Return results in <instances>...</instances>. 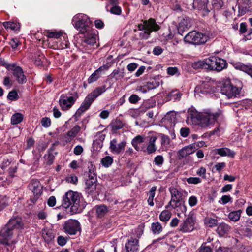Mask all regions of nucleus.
<instances>
[{
    "label": "nucleus",
    "instance_id": "24",
    "mask_svg": "<svg viewBox=\"0 0 252 252\" xmlns=\"http://www.w3.org/2000/svg\"><path fill=\"white\" fill-rule=\"evenodd\" d=\"M191 26V20L188 17H183L180 21L178 27V31L179 33L183 32L184 31L189 29Z\"/></svg>",
    "mask_w": 252,
    "mask_h": 252
},
{
    "label": "nucleus",
    "instance_id": "45",
    "mask_svg": "<svg viewBox=\"0 0 252 252\" xmlns=\"http://www.w3.org/2000/svg\"><path fill=\"white\" fill-rule=\"evenodd\" d=\"M80 130V127L76 125L74 127H73L71 129H70L68 132L67 133V136L71 137H75L78 133Z\"/></svg>",
    "mask_w": 252,
    "mask_h": 252
},
{
    "label": "nucleus",
    "instance_id": "54",
    "mask_svg": "<svg viewBox=\"0 0 252 252\" xmlns=\"http://www.w3.org/2000/svg\"><path fill=\"white\" fill-rule=\"evenodd\" d=\"M187 182L189 184H197L201 182V179L198 177H189L187 179Z\"/></svg>",
    "mask_w": 252,
    "mask_h": 252
},
{
    "label": "nucleus",
    "instance_id": "14",
    "mask_svg": "<svg viewBox=\"0 0 252 252\" xmlns=\"http://www.w3.org/2000/svg\"><path fill=\"white\" fill-rule=\"evenodd\" d=\"M28 188L33 193L34 197L31 198V200L32 202L34 203L42 194L41 185L38 180L33 179L31 180Z\"/></svg>",
    "mask_w": 252,
    "mask_h": 252
},
{
    "label": "nucleus",
    "instance_id": "11",
    "mask_svg": "<svg viewBox=\"0 0 252 252\" xmlns=\"http://www.w3.org/2000/svg\"><path fill=\"white\" fill-rule=\"evenodd\" d=\"M240 89L233 86L229 80L225 81L221 87V92L222 94L228 98L236 97L240 93Z\"/></svg>",
    "mask_w": 252,
    "mask_h": 252
},
{
    "label": "nucleus",
    "instance_id": "5",
    "mask_svg": "<svg viewBox=\"0 0 252 252\" xmlns=\"http://www.w3.org/2000/svg\"><path fill=\"white\" fill-rule=\"evenodd\" d=\"M169 190L171 198L166 208H167L169 206L173 209L179 208L182 213L185 212L187 209L186 206L182 204V193L173 187H170Z\"/></svg>",
    "mask_w": 252,
    "mask_h": 252
},
{
    "label": "nucleus",
    "instance_id": "60",
    "mask_svg": "<svg viewBox=\"0 0 252 252\" xmlns=\"http://www.w3.org/2000/svg\"><path fill=\"white\" fill-rule=\"evenodd\" d=\"M105 136L102 132H98L94 137V139L99 141L100 142H103L104 140Z\"/></svg>",
    "mask_w": 252,
    "mask_h": 252
},
{
    "label": "nucleus",
    "instance_id": "52",
    "mask_svg": "<svg viewBox=\"0 0 252 252\" xmlns=\"http://www.w3.org/2000/svg\"><path fill=\"white\" fill-rule=\"evenodd\" d=\"M102 142L94 139L93 143V148L94 151H99L102 148Z\"/></svg>",
    "mask_w": 252,
    "mask_h": 252
},
{
    "label": "nucleus",
    "instance_id": "63",
    "mask_svg": "<svg viewBox=\"0 0 252 252\" xmlns=\"http://www.w3.org/2000/svg\"><path fill=\"white\" fill-rule=\"evenodd\" d=\"M66 240L64 237L62 236H60L57 238L58 244L61 246L65 245L66 243Z\"/></svg>",
    "mask_w": 252,
    "mask_h": 252
},
{
    "label": "nucleus",
    "instance_id": "13",
    "mask_svg": "<svg viewBox=\"0 0 252 252\" xmlns=\"http://www.w3.org/2000/svg\"><path fill=\"white\" fill-rule=\"evenodd\" d=\"M5 67L9 70L13 72V75L16 81L19 84H24L27 81V78L24 75L23 69L20 66L15 64H6Z\"/></svg>",
    "mask_w": 252,
    "mask_h": 252
},
{
    "label": "nucleus",
    "instance_id": "12",
    "mask_svg": "<svg viewBox=\"0 0 252 252\" xmlns=\"http://www.w3.org/2000/svg\"><path fill=\"white\" fill-rule=\"evenodd\" d=\"M215 91V83L213 81L207 78L203 80H201L194 90L195 92L196 93H208L214 92Z\"/></svg>",
    "mask_w": 252,
    "mask_h": 252
},
{
    "label": "nucleus",
    "instance_id": "4",
    "mask_svg": "<svg viewBox=\"0 0 252 252\" xmlns=\"http://www.w3.org/2000/svg\"><path fill=\"white\" fill-rule=\"evenodd\" d=\"M106 91L105 86L96 88L90 93L85 98L80 107L77 110L75 115L80 116L82 114L88 110L94 100Z\"/></svg>",
    "mask_w": 252,
    "mask_h": 252
},
{
    "label": "nucleus",
    "instance_id": "43",
    "mask_svg": "<svg viewBox=\"0 0 252 252\" xmlns=\"http://www.w3.org/2000/svg\"><path fill=\"white\" fill-rule=\"evenodd\" d=\"M63 35L61 31H48L47 32V36L48 38L58 39Z\"/></svg>",
    "mask_w": 252,
    "mask_h": 252
},
{
    "label": "nucleus",
    "instance_id": "53",
    "mask_svg": "<svg viewBox=\"0 0 252 252\" xmlns=\"http://www.w3.org/2000/svg\"><path fill=\"white\" fill-rule=\"evenodd\" d=\"M7 98L11 100H16L18 98V95L16 91L10 92L7 95Z\"/></svg>",
    "mask_w": 252,
    "mask_h": 252
},
{
    "label": "nucleus",
    "instance_id": "17",
    "mask_svg": "<svg viewBox=\"0 0 252 252\" xmlns=\"http://www.w3.org/2000/svg\"><path fill=\"white\" fill-rule=\"evenodd\" d=\"M88 177L86 181L85 192L88 195H93L96 190L97 179L94 174L90 175Z\"/></svg>",
    "mask_w": 252,
    "mask_h": 252
},
{
    "label": "nucleus",
    "instance_id": "55",
    "mask_svg": "<svg viewBox=\"0 0 252 252\" xmlns=\"http://www.w3.org/2000/svg\"><path fill=\"white\" fill-rule=\"evenodd\" d=\"M197 202V198L195 196H191L189 198L188 203L189 206L191 207L195 206Z\"/></svg>",
    "mask_w": 252,
    "mask_h": 252
},
{
    "label": "nucleus",
    "instance_id": "26",
    "mask_svg": "<svg viewBox=\"0 0 252 252\" xmlns=\"http://www.w3.org/2000/svg\"><path fill=\"white\" fill-rule=\"evenodd\" d=\"M146 25V30L150 32H156L160 29V26L157 24L156 20L153 18H150L148 20H145Z\"/></svg>",
    "mask_w": 252,
    "mask_h": 252
},
{
    "label": "nucleus",
    "instance_id": "40",
    "mask_svg": "<svg viewBox=\"0 0 252 252\" xmlns=\"http://www.w3.org/2000/svg\"><path fill=\"white\" fill-rule=\"evenodd\" d=\"M218 63H217V65L216 66V71H220L223 69H224L227 66V63L225 60L222 59L220 58H218Z\"/></svg>",
    "mask_w": 252,
    "mask_h": 252
},
{
    "label": "nucleus",
    "instance_id": "21",
    "mask_svg": "<svg viewBox=\"0 0 252 252\" xmlns=\"http://www.w3.org/2000/svg\"><path fill=\"white\" fill-rule=\"evenodd\" d=\"M196 150L195 144H191L186 146L180 149L178 152V157L180 159L186 158L193 153Z\"/></svg>",
    "mask_w": 252,
    "mask_h": 252
},
{
    "label": "nucleus",
    "instance_id": "19",
    "mask_svg": "<svg viewBox=\"0 0 252 252\" xmlns=\"http://www.w3.org/2000/svg\"><path fill=\"white\" fill-rule=\"evenodd\" d=\"M126 144V142L125 140L118 143L117 139H114L110 142V149L113 153L119 154L124 151Z\"/></svg>",
    "mask_w": 252,
    "mask_h": 252
},
{
    "label": "nucleus",
    "instance_id": "36",
    "mask_svg": "<svg viewBox=\"0 0 252 252\" xmlns=\"http://www.w3.org/2000/svg\"><path fill=\"white\" fill-rule=\"evenodd\" d=\"M181 94L178 90H174L169 93L167 95L166 98L167 101L171 100L179 99L181 97Z\"/></svg>",
    "mask_w": 252,
    "mask_h": 252
},
{
    "label": "nucleus",
    "instance_id": "7",
    "mask_svg": "<svg viewBox=\"0 0 252 252\" xmlns=\"http://www.w3.org/2000/svg\"><path fill=\"white\" fill-rule=\"evenodd\" d=\"M218 57L212 56L203 60L198 61L195 62L192 66L195 69L203 68L208 70H216L217 62L218 60Z\"/></svg>",
    "mask_w": 252,
    "mask_h": 252
},
{
    "label": "nucleus",
    "instance_id": "62",
    "mask_svg": "<svg viewBox=\"0 0 252 252\" xmlns=\"http://www.w3.org/2000/svg\"><path fill=\"white\" fill-rule=\"evenodd\" d=\"M196 173L199 176L205 178L206 177V169L201 167L197 170Z\"/></svg>",
    "mask_w": 252,
    "mask_h": 252
},
{
    "label": "nucleus",
    "instance_id": "39",
    "mask_svg": "<svg viewBox=\"0 0 252 252\" xmlns=\"http://www.w3.org/2000/svg\"><path fill=\"white\" fill-rule=\"evenodd\" d=\"M96 214L98 217H101L108 212L107 207L104 205L96 206L95 207Z\"/></svg>",
    "mask_w": 252,
    "mask_h": 252
},
{
    "label": "nucleus",
    "instance_id": "32",
    "mask_svg": "<svg viewBox=\"0 0 252 252\" xmlns=\"http://www.w3.org/2000/svg\"><path fill=\"white\" fill-rule=\"evenodd\" d=\"M3 26L7 30H19L20 28V24L19 23L14 22H5L3 23Z\"/></svg>",
    "mask_w": 252,
    "mask_h": 252
},
{
    "label": "nucleus",
    "instance_id": "44",
    "mask_svg": "<svg viewBox=\"0 0 252 252\" xmlns=\"http://www.w3.org/2000/svg\"><path fill=\"white\" fill-rule=\"evenodd\" d=\"M113 162V159L110 156H106L101 159V163L105 167H109Z\"/></svg>",
    "mask_w": 252,
    "mask_h": 252
},
{
    "label": "nucleus",
    "instance_id": "42",
    "mask_svg": "<svg viewBox=\"0 0 252 252\" xmlns=\"http://www.w3.org/2000/svg\"><path fill=\"white\" fill-rule=\"evenodd\" d=\"M171 213L167 210L162 211L159 215V219L161 221L166 222L171 218Z\"/></svg>",
    "mask_w": 252,
    "mask_h": 252
},
{
    "label": "nucleus",
    "instance_id": "30",
    "mask_svg": "<svg viewBox=\"0 0 252 252\" xmlns=\"http://www.w3.org/2000/svg\"><path fill=\"white\" fill-rule=\"evenodd\" d=\"M145 140V136H141V135H137L135 137H134L132 141L131 144L132 146L134 147V148L137 150L139 151L140 150V148L139 147L138 145L139 144H141L144 142Z\"/></svg>",
    "mask_w": 252,
    "mask_h": 252
},
{
    "label": "nucleus",
    "instance_id": "37",
    "mask_svg": "<svg viewBox=\"0 0 252 252\" xmlns=\"http://www.w3.org/2000/svg\"><path fill=\"white\" fill-rule=\"evenodd\" d=\"M23 119V116L20 113H16L11 118V123L12 125H16L20 123Z\"/></svg>",
    "mask_w": 252,
    "mask_h": 252
},
{
    "label": "nucleus",
    "instance_id": "15",
    "mask_svg": "<svg viewBox=\"0 0 252 252\" xmlns=\"http://www.w3.org/2000/svg\"><path fill=\"white\" fill-rule=\"evenodd\" d=\"M5 225L19 235L20 230L23 228L24 223L21 218L14 217L11 218Z\"/></svg>",
    "mask_w": 252,
    "mask_h": 252
},
{
    "label": "nucleus",
    "instance_id": "64",
    "mask_svg": "<svg viewBox=\"0 0 252 252\" xmlns=\"http://www.w3.org/2000/svg\"><path fill=\"white\" fill-rule=\"evenodd\" d=\"M199 252H213V251L210 247L202 244L199 248Z\"/></svg>",
    "mask_w": 252,
    "mask_h": 252
},
{
    "label": "nucleus",
    "instance_id": "47",
    "mask_svg": "<svg viewBox=\"0 0 252 252\" xmlns=\"http://www.w3.org/2000/svg\"><path fill=\"white\" fill-rule=\"evenodd\" d=\"M111 126L113 130H117L122 128L123 126V124L120 120H116L115 121L112 123Z\"/></svg>",
    "mask_w": 252,
    "mask_h": 252
},
{
    "label": "nucleus",
    "instance_id": "49",
    "mask_svg": "<svg viewBox=\"0 0 252 252\" xmlns=\"http://www.w3.org/2000/svg\"><path fill=\"white\" fill-rule=\"evenodd\" d=\"M161 145L163 147V149L164 147H166L170 143V139L168 136L165 135L164 134H161Z\"/></svg>",
    "mask_w": 252,
    "mask_h": 252
},
{
    "label": "nucleus",
    "instance_id": "2",
    "mask_svg": "<svg viewBox=\"0 0 252 252\" xmlns=\"http://www.w3.org/2000/svg\"><path fill=\"white\" fill-rule=\"evenodd\" d=\"M86 205L82 195L77 192L69 190L63 196L62 205L65 208L70 207L72 214L81 212Z\"/></svg>",
    "mask_w": 252,
    "mask_h": 252
},
{
    "label": "nucleus",
    "instance_id": "57",
    "mask_svg": "<svg viewBox=\"0 0 252 252\" xmlns=\"http://www.w3.org/2000/svg\"><path fill=\"white\" fill-rule=\"evenodd\" d=\"M167 73L170 75H174L179 74L178 69L176 67H169L167 70Z\"/></svg>",
    "mask_w": 252,
    "mask_h": 252
},
{
    "label": "nucleus",
    "instance_id": "38",
    "mask_svg": "<svg viewBox=\"0 0 252 252\" xmlns=\"http://www.w3.org/2000/svg\"><path fill=\"white\" fill-rule=\"evenodd\" d=\"M157 187L156 186L152 187L149 191V197L148 199V203L151 206H153L154 205L153 200L155 195V191L156 190Z\"/></svg>",
    "mask_w": 252,
    "mask_h": 252
},
{
    "label": "nucleus",
    "instance_id": "27",
    "mask_svg": "<svg viewBox=\"0 0 252 252\" xmlns=\"http://www.w3.org/2000/svg\"><path fill=\"white\" fill-rule=\"evenodd\" d=\"M231 229V227L228 224L222 222L217 227L216 231L220 236H223L228 234Z\"/></svg>",
    "mask_w": 252,
    "mask_h": 252
},
{
    "label": "nucleus",
    "instance_id": "25",
    "mask_svg": "<svg viewBox=\"0 0 252 252\" xmlns=\"http://www.w3.org/2000/svg\"><path fill=\"white\" fill-rule=\"evenodd\" d=\"M108 69V67L104 65L102 66H100L99 68L96 70L93 73L91 74V75L88 79V82L89 84H91L93 82L96 81L97 79H98L101 75V72L102 71L106 70Z\"/></svg>",
    "mask_w": 252,
    "mask_h": 252
},
{
    "label": "nucleus",
    "instance_id": "61",
    "mask_svg": "<svg viewBox=\"0 0 252 252\" xmlns=\"http://www.w3.org/2000/svg\"><path fill=\"white\" fill-rule=\"evenodd\" d=\"M19 43V39L17 38L12 39L9 42L10 46L13 49L16 48L18 46Z\"/></svg>",
    "mask_w": 252,
    "mask_h": 252
},
{
    "label": "nucleus",
    "instance_id": "6",
    "mask_svg": "<svg viewBox=\"0 0 252 252\" xmlns=\"http://www.w3.org/2000/svg\"><path fill=\"white\" fill-rule=\"evenodd\" d=\"M18 235L4 225L0 230V243L7 246H12L18 241Z\"/></svg>",
    "mask_w": 252,
    "mask_h": 252
},
{
    "label": "nucleus",
    "instance_id": "18",
    "mask_svg": "<svg viewBox=\"0 0 252 252\" xmlns=\"http://www.w3.org/2000/svg\"><path fill=\"white\" fill-rule=\"evenodd\" d=\"M195 219L192 215H189L187 218L181 223L179 227V230L183 232H189L194 228Z\"/></svg>",
    "mask_w": 252,
    "mask_h": 252
},
{
    "label": "nucleus",
    "instance_id": "23",
    "mask_svg": "<svg viewBox=\"0 0 252 252\" xmlns=\"http://www.w3.org/2000/svg\"><path fill=\"white\" fill-rule=\"evenodd\" d=\"M138 244V239L131 238L125 245L127 252H138L139 246Z\"/></svg>",
    "mask_w": 252,
    "mask_h": 252
},
{
    "label": "nucleus",
    "instance_id": "3",
    "mask_svg": "<svg viewBox=\"0 0 252 252\" xmlns=\"http://www.w3.org/2000/svg\"><path fill=\"white\" fill-rule=\"evenodd\" d=\"M73 26L81 33L89 32L92 29V23L88 16L85 14L79 13L75 15L72 18Z\"/></svg>",
    "mask_w": 252,
    "mask_h": 252
},
{
    "label": "nucleus",
    "instance_id": "8",
    "mask_svg": "<svg viewBox=\"0 0 252 252\" xmlns=\"http://www.w3.org/2000/svg\"><path fill=\"white\" fill-rule=\"evenodd\" d=\"M208 39L207 36L195 31L189 32L184 37L186 42L194 45L204 44Z\"/></svg>",
    "mask_w": 252,
    "mask_h": 252
},
{
    "label": "nucleus",
    "instance_id": "31",
    "mask_svg": "<svg viewBox=\"0 0 252 252\" xmlns=\"http://www.w3.org/2000/svg\"><path fill=\"white\" fill-rule=\"evenodd\" d=\"M160 83V79L158 76H157L152 79L150 81L147 82L146 87L148 90H152L158 87Z\"/></svg>",
    "mask_w": 252,
    "mask_h": 252
},
{
    "label": "nucleus",
    "instance_id": "16",
    "mask_svg": "<svg viewBox=\"0 0 252 252\" xmlns=\"http://www.w3.org/2000/svg\"><path fill=\"white\" fill-rule=\"evenodd\" d=\"M76 99L74 96L63 94L61 95L59 100V105L63 110L66 111L72 107Z\"/></svg>",
    "mask_w": 252,
    "mask_h": 252
},
{
    "label": "nucleus",
    "instance_id": "29",
    "mask_svg": "<svg viewBox=\"0 0 252 252\" xmlns=\"http://www.w3.org/2000/svg\"><path fill=\"white\" fill-rule=\"evenodd\" d=\"M175 116L176 115L174 112H168L164 116L163 121L164 123L169 124L171 126L173 125H174L175 122Z\"/></svg>",
    "mask_w": 252,
    "mask_h": 252
},
{
    "label": "nucleus",
    "instance_id": "10",
    "mask_svg": "<svg viewBox=\"0 0 252 252\" xmlns=\"http://www.w3.org/2000/svg\"><path fill=\"white\" fill-rule=\"evenodd\" d=\"M63 230L66 234L76 235L78 232L81 231L80 223L76 220L69 219L65 221L63 225Z\"/></svg>",
    "mask_w": 252,
    "mask_h": 252
},
{
    "label": "nucleus",
    "instance_id": "9",
    "mask_svg": "<svg viewBox=\"0 0 252 252\" xmlns=\"http://www.w3.org/2000/svg\"><path fill=\"white\" fill-rule=\"evenodd\" d=\"M96 31L93 29L89 32H85L84 39L82 43V45L86 50H91L96 48L97 40L98 36L96 33Z\"/></svg>",
    "mask_w": 252,
    "mask_h": 252
},
{
    "label": "nucleus",
    "instance_id": "48",
    "mask_svg": "<svg viewBox=\"0 0 252 252\" xmlns=\"http://www.w3.org/2000/svg\"><path fill=\"white\" fill-rule=\"evenodd\" d=\"M8 205V199L5 196L0 195V211Z\"/></svg>",
    "mask_w": 252,
    "mask_h": 252
},
{
    "label": "nucleus",
    "instance_id": "34",
    "mask_svg": "<svg viewBox=\"0 0 252 252\" xmlns=\"http://www.w3.org/2000/svg\"><path fill=\"white\" fill-rule=\"evenodd\" d=\"M241 213V210L233 211L229 213L228 217L231 221L236 222L239 220Z\"/></svg>",
    "mask_w": 252,
    "mask_h": 252
},
{
    "label": "nucleus",
    "instance_id": "56",
    "mask_svg": "<svg viewBox=\"0 0 252 252\" xmlns=\"http://www.w3.org/2000/svg\"><path fill=\"white\" fill-rule=\"evenodd\" d=\"M154 162L157 165L161 166L163 162V158L162 156L158 155L154 158Z\"/></svg>",
    "mask_w": 252,
    "mask_h": 252
},
{
    "label": "nucleus",
    "instance_id": "28",
    "mask_svg": "<svg viewBox=\"0 0 252 252\" xmlns=\"http://www.w3.org/2000/svg\"><path fill=\"white\" fill-rule=\"evenodd\" d=\"M42 234L43 238L47 243H51L54 239L55 234L51 229H44L42 230Z\"/></svg>",
    "mask_w": 252,
    "mask_h": 252
},
{
    "label": "nucleus",
    "instance_id": "41",
    "mask_svg": "<svg viewBox=\"0 0 252 252\" xmlns=\"http://www.w3.org/2000/svg\"><path fill=\"white\" fill-rule=\"evenodd\" d=\"M152 232L154 234H159L162 231V227L159 222H153L151 225Z\"/></svg>",
    "mask_w": 252,
    "mask_h": 252
},
{
    "label": "nucleus",
    "instance_id": "20",
    "mask_svg": "<svg viewBox=\"0 0 252 252\" xmlns=\"http://www.w3.org/2000/svg\"><path fill=\"white\" fill-rule=\"evenodd\" d=\"M149 137L148 144L146 146L141 147V150L148 154H151L155 153L157 150L155 142L157 139V137L156 135H152Z\"/></svg>",
    "mask_w": 252,
    "mask_h": 252
},
{
    "label": "nucleus",
    "instance_id": "50",
    "mask_svg": "<svg viewBox=\"0 0 252 252\" xmlns=\"http://www.w3.org/2000/svg\"><path fill=\"white\" fill-rule=\"evenodd\" d=\"M65 180L67 183L73 184H76L78 182V178L77 176L73 174L67 176L65 178Z\"/></svg>",
    "mask_w": 252,
    "mask_h": 252
},
{
    "label": "nucleus",
    "instance_id": "51",
    "mask_svg": "<svg viewBox=\"0 0 252 252\" xmlns=\"http://www.w3.org/2000/svg\"><path fill=\"white\" fill-rule=\"evenodd\" d=\"M41 123L44 127L47 128L51 125V120L48 117H43L41 121Z\"/></svg>",
    "mask_w": 252,
    "mask_h": 252
},
{
    "label": "nucleus",
    "instance_id": "33",
    "mask_svg": "<svg viewBox=\"0 0 252 252\" xmlns=\"http://www.w3.org/2000/svg\"><path fill=\"white\" fill-rule=\"evenodd\" d=\"M204 222L206 226L213 227L217 225L218 220L215 218L207 216L204 218Z\"/></svg>",
    "mask_w": 252,
    "mask_h": 252
},
{
    "label": "nucleus",
    "instance_id": "58",
    "mask_svg": "<svg viewBox=\"0 0 252 252\" xmlns=\"http://www.w3.org/2000/svg\"><path fill=\"white\" fill-rule=\"evenodd\" d=\"M190 133V129L187 127H182L180 129V134L183 137H187Z\"/></svg>",
    "mask_w": 252,
    "mask_h": 252
},
{
    "label": "nucleus",
    "instance_id": "59",
    "mask_svg": "<svg viewBox=\"0 0 252 252\" xmlns=\"http://www.w3.org/2000/svg\"><path fill=\"white\" fill-rule=\"evenodd\" d=\"M83 151V148L81 145H77L73 150L74 154L75 155H80Z\"/></svg>",
    "mask_w": 252,
    "mask_h": 252
},
{
    "label": "nucleus",
    "instance_id": "22",
    "mask_svg": "<svg viewBox=\"0 0 252 252\" xmlns=\"http://www.w3.org/2000/svg\"><path fill=\"white\" fill-rule=\"evenodd\" d=\"M212 152L214 154H217L221 157H228L230 158H234L235 155L234 151L230 150L228 148H221L213 150Z\"/></svg>",
    "mask_w": 252,
    "mask_h": 252
},
{
    "label": "nucleus",
    "instance_id": "35",
    "mask_svg": "<svg viewBox=\"0 0 252 252\" xmlns=\"http://www.w3.org/2000/svg\"><path fill=\"white\" fill-rule=\"evenodd\" d=\"M235 67L248 73L252 78V66L239 63L236 64Z\"/></svg>",
    "mask_w": 252,
    "mask_h": 252
},
{
    "label": "nucleus",
    "instance_id": "1",
    "mask_svg": "<svg viewBox=\"0 0 252 252\" xmlns=\"http://www.w3.org/2000/svg\"><path fill=\"white\" fill-rule=\"evenodd\" d=\"M222 117V112L219 110L213 113L210 110L198 112L194 108L188 111L186 122L190 125H198L202 128H207L213 125L217 120Z\"/></svg>",
    "mask_w": 252,
    "mask_h": 252
},
{
    "label": "nucleus",
    "instance_id": "46",
    "mask_svg": "<svg viewBox=\"0 0 252 252\" xmlns=\"http://www.w3.org/2000/svg\"><path fill=\"white\" fill-rule=\"evenodd\" d=\"M228 202H232V198L230 195H223L219 201V203L222 205H225Z\"/></svg>",
    "mask_w": 252,
    "mask_h": 252
}]
</instances>
